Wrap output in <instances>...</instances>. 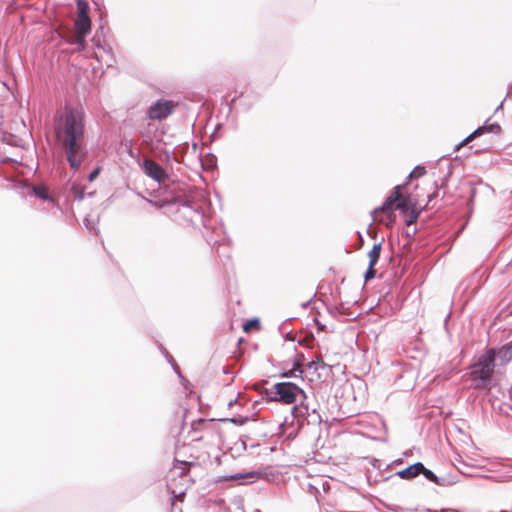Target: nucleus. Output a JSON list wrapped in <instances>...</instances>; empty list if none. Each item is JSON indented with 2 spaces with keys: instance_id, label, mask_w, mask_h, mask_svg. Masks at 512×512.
Instances as JSON below:
<instances>
[{
  "instance_id": "6",
  "label": "nucleus",
  "mask_w": 512,
  "mask_h": 512,
  "mask_svg": "<svg viewBox=\"0 0 512 512\" xmlns=\"http://www.w3.org/2000/svg\"><path fill=\"white\" fill-rule=\"evenodd\" d=\"M401 188L402 186L400 185L396 186L394 188V191L385 200L383 205L380 208L376 209V212L390 211L393 208V206H395V209L400 210L401 212H406L409 209V201L400 193Z\"/></svg>"
},
{
  "instance_id": "13",
  "label": "nucleus",
  "mask_w": 512,
  "mask_h": 512,
  "mask_svg": "<svg viewBox=\"0 0 512 512\" xmlns=\"http://www.w3.org/2000/svg\"><path fill=\"white\" fill-rule=\"evenodd\" d=\"M496 356L501 364L505 365L509 363L512 360V341L501 347L496 352Z\"/></svg>"
},
{
  "instance_id": "18",
  "label": "nucleus",
  "mask_w": 512,
  "mask_h": 512,
  "mask_svg": "<svg viewBox=\"0 0 512 512\" xmlns=\"http://www.w3.org/2000/svg\"><path fill=\"white\" fill-rule=\"evenodd\" d=\"M374 266L375 265H371V264L368 265V269L366 270V272L364 274L365 282H368L375 277L376 270L374 269Z\"/></svg>"
},
{
  "instance_id": "21",
  "label": "nucleus",
  "mask_w": 512,
  "mask_h": 512,
  "mask_svg": "<svg viewBox=\"0 0 512 512\" xmlns=\"http://www.w3.org/2000/svg\"><path fill=\"white\" fill-rule=\"evenodd\" d=\"M417 218H418V213L415 210H412L409 217L406 219V224L408 226L412 225L413 223L416 222Z\"/></svg>"
},
{
  "instance_id": "11",
  "label": "nucleus",
  "mask_w": 512,
  "mask_h": 512,
  "mask_svg": "<svg viewBox=\"0 0 512 512\" xmlns=\"http://www.w3.org/2000/svg\"><path fill=\"white\" fill-rule=\"evenodd\" d=\"M500 131V126L497 124V123H492V124H485L481 127H478L475 131H473L468 137H466L464 140H463V143H468L470 142L471 140H473L475 137L479 136V135H482L483 133L485 132H494V133H497Z\"/></svg>"
},
{
  "instance_id": "23",
  "label": "nucleus",
  "mask_w": 512,
  "mask_h": 512,
  "mask_svg": "<svg viewBox=\"0 0 512 512\" xmlns=\"http://www.w3.org/2000/svg\"><path fill=\"white\" fill-rule=\"evenodd\" d=\"M34 192H35V194H36L38 197H40V198L45 199V198L47 197V195H46L45 191H44L43 189H41V188H35V189H34Z\"/></svg>"
},
{
  "instance_id": "20",
  "label": "nucleus",
  "mask_w": 512,
  "mask_h": 512,
  "mask_svg": "<svg viewBox=\"0 0 512 512\" xmlns=\"http://www.w3.org/2000/svg\"><path fill=\"white\" fill-rule=\"evenodd\" d=\"M319 365H324V362H323V360L320 357L316 356V360H312L308 364V368L309 369L314 368L315 370H317Z\"/></svg>"
},
{
  "instance_id": "16",
  "label": "nucleus",
  "mask_w": 512,
  "mask_h": 512,
  "mask_svg": "<svg viewBox=\"0 0 512 512\" xmlns=\"http://www.w3.org/2000/svg\"><path fill=\"white\" fill-rule=\"evenodd\" d=\"M87 34H81L79 31H76V36L73 40V44H76L79 49H83L85 47V37Z\"/></svg>"
},
{
  "instance_id": "7",
  "label": "nucleus",
  "mask_w": 512,
  "mask_h": 512,
  "mask_svg": "<svg viewBox=\"0 0 512 512\" xmlns=\"http://www.w3.org/2000/svg\"><path fill=\"white\" fill-rule=\"evenodd\" d=\"M77 18L75 20L76 31L81 34H88L91 30V20L88 15L89 4L86 0H77Z\"/></svg>"
},
{
  "instance_id": "10",
  "label": "nucleus",
  "mask_w": 512,
  "mask_h": 512,
  "mask_svg": "<svg viewBox=\"0 0 512 512\" xmlns=\"http://www.w3.org/2000/svg\"><path fill=\"white\" fill-rule=\"evenodd\" d=\"M424 469V465L421 462L414 463L409 467L402 469L397 472V475L401 479H413L421 473V470Z\"/></svg>"
},
{
  "instance_id": "19",
  "label": "nucleus",
  "mask_w": 512,
  "mask_h": 512,
  "mask_svg": "<svg viewBox=\"0 0 512 512\" xmlns=\"http://www.w3.org/2000/svg\"><path fill=\"white\" fill-rule=\"evenodd\" d=\"M72 192L78 200H83L84 198V189L78 185L72 186Z\"/></svg>"
},
{
  "instance_id": "3",
  "label": "nucleus",
  "mask_w": 512,
  "mask_h": 512,
  "mask_svg": "<svg viewBox=\"0 0 512 512\" xmlns=\"http://www.w3.org/2000/svg\"><path fill=\"white\" fill-rule=\"evenodd\" d=\"M271 400L278 401L283 404H293L300 399H306L307 396L303 389L292 382L276 383L271 388Z\"/></svg>"
},
{
  "instance_id": "9",
  "label": "nucleus",
  "mask_w": 512,
  "mask_h": 512,
  "mask_svg": "<svg viewBox=\"0 0 512 512\" xmlns=\"http://www.w3.org/2000/svg\"><path fill=\"white\" fill-rule=\"evenodd\" d=\"M297 402H299V403L294 405L292 408V414H293L294 418L307 419L308 417L311 416V414H314V415H316V417L318 419H320V415L317 413L316 408L310 407L309 403L307 402V398L300 399Z\"/></svg>"
},
{
  "instance_id": "22",
  "label": "nucleus",
  "mask_w": 512,
  "mask_h": 512,
  "mask_svg": "<svg viewBox=\"0 0 512 512\" xmlns=\"http://www.w3.org/2000/svg\"><path fill=\"white\" fill-rule=\"evenodd\" d=\"M100 171H101L100 167H96L95 169H93L90 172V174L88 175V181L89 182L94 181L98 177Z\"/></svg>"
},
{
  "instance_id": "25",
  "label": "nucleus",
  "mask_w": 512,
  "mask_h": 512,
  "mask_svg": "<svg viewBox=\"0 0 512 512\" xmlns=\"http://www.w3.org/2000/svg\"><path fill=\"white\" fill-rule=\"evenodd\" d=\"M207 242L210 243V244H213V245L220 243L219 240H216V239H214L212 237H207Z\"/></svg>"
},
{
  "instance_id": "15",
  "label": "nucleus",
  "mask_w": 512,
  "mask_h": 512,
  "mask_svg": "<svg viewBox=\"0 0 512 512\" xmlns=\"http://www.w3.org/2000/svg\"><path fill=\"white\" fill-rule=\"evenodd\" d=\"M382 249V242L375 243L372 247V249L368 253L369 257V264L376 265L380 258V253Z\"/></svg>"
},
{
  "instance_id": "26",
  "label": "nucleus",
  "mask_w": 512,
  "mask_h": 512,
  "mask_svg": "<svg viewBox=\"0 0 512 512\" xmlns=\"http://www.w3.org/2000/svg\"><path fill=\"white\" fill-rule=\"evenodd\" d=\"M466 143H463V141L459 144V146H457V149H460V146H463L465 145Z\"/></svg>"
},
{
  "instance_id": "14",
  "label": "nucleus",
  "mask_w": 512,
  "mask_h": 512,
  "mask_svg": "<svg viewBox=\"0 0 512 512\" xmlns=\"http://www.w3.org/2000/svg\"><path fill=\"white\" fill-rule=\"evenodd\" d=\"M420 474H423V475H424V477H425L427 480H429V481H431V482H433V483H435V484H437V485H439V486H445V485H447V481H446V479H445V478H439V477H437V476H436V475H435L431 470H429V469H427V468H425V467H424V469H422V470H421V473H420Z\"/></svg>"
},
{
  "instance_id": "12",
  "label": "nucleus",
  "mask_w": 512,
  "mask_h": 512,
  "mask_svg": "<svg viewBox=\"0 0 512 512\" xmlns=\"http://www.w3.org/2000/svg\"><path fill=\"white\" fill-rule=\"evenodd\" d=\"M302 358H303L302 354L297 355L295 357V360L293 361V367L290 370L282 373L281 377H285V378L301 377L303 374L302 363H301Z\"/></svg>"
},
{
  "instance_id": "27",
  "label": "nucleus",
  "mask_w": 512,
  "mask_h": 512,
  "mask_svg": "<svg viewBox=\"0 0 512 512\" xmlns=\"http://www.w3.org/2000/svg\"><path fill=\"white\" fill-rule=\"evenodd\" d=\"M434 512H448V511L445 509H441L440 511H434Z\"/></svg>"
},
{
  "instance_id": "2",
  "label": "nucleus",
  "mask_w": 512,
  "mask_h": 512,
  "mask_svg": "<svg viewBox=\"0 0 512 512\" xmlns=\"http://www.w3.org/2000/svg\"><path fill=\"white\" fill-rule=\"evenodd\" d=\"M496 351L486 349L477 360L470 365L469 380L475 389H489L494 374Z\"/></svg>"
},
{
  "instance_id": "1",
  "label": "nucleus",
  "mask_w": 512,
  "mask_h": 512,
  "mask_svg": "<svg viewBox=\"0 0 512 512\" xmlns=\"http://www.w3.org/2000/svg\"><path fill=\"white\" fill-rule=\"evenodd\" d=\"M53 130L56 144L64 152L70 168L78 170L88 155L83 110L66 107L56 114Z\"/></svg>"
},
{
  "instance_id": "8",
  "label": "nucleus",
  "mask_w": 512,
  "mask_h": 512,
  "mask_svg": "<svg viewBox=\"0 0 512 512\" xmlns=\"http://www.w3.org/2000/svg\"><path fill=\"white\" fill-rule=\"evenodd\" d=\"M142 168L147 176L159 183L167 178L166 171L158 163L151 159H144Z\"/></svg>"
},
{
  "instance_id": "4",
  "label": "nucleus",
  "mask_w": 512,
  "mask_h": 512,
  "mask_svg": "<svg viewBox=\"0 0 512 512\" xmlns=\"http://www.w3.org/2000/svg\"><path fill=\"white\" fill-rule=\"evenodd\" d=\"M178 214L191 224L201 223L206 227L204 211L200 203L185 198L180 201Z\"/></svg>"
},
{
  "instance_id": "24",
  "label": "nucleus",
  "mask_w": 512,
  "mask_h": 512,
  "mask_svg": "<svg viewBox=\"0 0 512 512\" xmlns=\"http://www.w3.org/2000/svg\"><path fill=\"white\" fill-rule=\"evenodd\" d=\"M259 326V321L258 319H253L251 320L248 324L244 325V330H248L249 329V326Z\"/></svg>"
},
{
  "instance_id": "17",
  "label": "nucleus",
  "mask_w": 512,
  "mask_h": 512,
  "mask_svg": "<svg viewBox=\"0 0 512 512\" xmlns=\"http://www.w3.org/2000/svg\"><path fill=\"white\" fill-rule=\"evenodd\" d=\"M426 173V170L422 166H416L413 171L408 175V179L421 177Z\"/></svg>"
},
{
  "instance_id": "5",
  "label": "nucleus",
  "mask_w": 512,
  "mask_h": 512,
  "mask_svg": "<svg viewBox=\"0 0 512 512\" xmlns=\"http://www.w3.org/2000/svg\"><path fill=\"white\" fill-rule=\"evenodd\" d=\"M175 107L172 101L159 99L149 107L147 117L151 120L161 121L171 115Z\"/></svg>"
}]
</instances>
